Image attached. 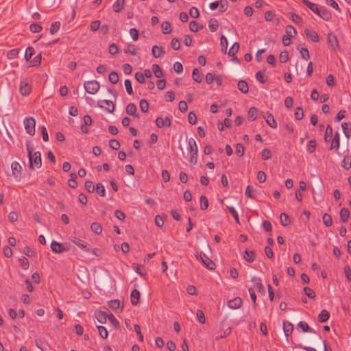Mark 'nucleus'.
<instances>
[{"label": "nucleus", "instance_id": "nucleus-1", "mask_svg": "<svg viewBox=\"0 0 351 351\" xmlns=\"http://www.w3.org/2000/svg\"><path fill=\"white\" fill-rule=\"evenodd\" d=\"M29 158V167L32 169H39L42 165L41 154L40 152H33L27 145Z\"/></svg>", "mask_w": 351, "mask_h": 351}, {"label": "nucleus", "instance_id": "nucleus-2", "mask_svg": "<svg viewBox=\"0 0 351 351\" xmlns=\"http://www.w3.org/2000/svg\"><path fill=\"white\" fill-rule=\"evenodd\" d=\"M286 34L282 36V43L284 46H289L291 45V38L294 37L296 34V29L291 25L286 27Z\"/></svg>", "mask_w": 351, "mask_h": 351}, {"label": "nucleus", "instance_id": "nucleus-3", "mask_svg": "<svg viewBox=\"0 0 351 351\" xmlns=\"http://www.w3.org/2000/svg\"><path fill=\"white\" fill-rule=\"evenodd\" d=\"M84 87L88 93L95 95L99 90L100 85L97 81L91 80L85 82L84 83Z\"/></svg>", "mask_w": 351, "mask_h": 351}, {"label": "nucleus", "instance_id": "nucleus-4", "mask_svg": "<svg viewBox=\"0 0 351 351\" xmlns=\"http://www.w3.org/2000/svg\"><path fill=\"white\" fill-rule=\"evenodd\" d=\"M25 129L29 135H34L36 121L33 117H25L23 120Z\"/></svg>", "mask_w": 351, "mask_h": 351}, {"label": "nucleus", "instance_id": "nucleus-5", "mask_svg": "<svg viewBox=\"0 0 351 351\" xmlns=\"http://www.w3.org/2000/svg\"><path fill=\"white\" fill-rule=\"evenodd\" d=\"M12 173L16 180H20L21 178L22 167L18 162H13L11 165Z\"/></svg>", "mask_w": 351, "mask_h": 351}, {"label": "nucleus", "instance_id": "nucleus-6", "mask_svg": "<svg viewBox=\"0 0 351 351\" xmlns=\"http://www.w3.org/2000/svg\"><path fill=\"white\" fill-rule=\"evenodd\" d=\"M199 258L203 265L210 270H213L215 268V263L210 259L205 254L201 252Z\"/></svg>", "mask_w": 351, "mask_h": 351}, {"label": "nucleus", "instance_id": "nucleus-7", "mask_svg": "<svg viewBox=\"0 0 351 351\" xmlns=\"http://www.w3.org/2000/svg\"><path fill=\"white\" fill-rule=\"evenodd\" d=\"M32 90V87L27 80H23L21 82L19 86V91L23 96L28 95Z\"/></svg>", "mask_w": 351, "mask_h": 351}, {"label": "nucleus", "instance_id": "nucleus-8", "mask_svg": "<svg viewBox=\"0 0 351 351\" xmlns=\"http://www.w3.org/2000/svg\"><path fill=\"white\" fill-rule=\"evenodd\" d=\"M327 42L332 50L335 51L339 49V45L336 35L328 34L327 36Z\"/></svg>", "mask_w": 351, "mask_h": 351}, {"label": "nucleus", "instance_id": "nucleus-9", "mask_svg": "<svg viewBox=\"0 0 351 351\" xmlns=\"http://www.w3.org/2000/svg\"><path fill=\"white\" fill-rule=\"evenodd\" d=\"M252 282L254 284V287L256 288L257 291L263 295L265 294V287L262 283V280L260 278L256 276L252 277Z\"/></svg>", "mask_w": 351, "mask_h": 351}, {"label": "nucleus", "instance_id": "nucleus-10", "mask_svg": "<svg viewBox=\"0 0 351 351\" xmlns=\"http://www.w3.org/2000/svg\"><path fill=\"white\" fill-rule=\"evenodd\" d=\"M98 105L100 108H104L108 112H113L114 109V104L112 101L110 100H101L98 102Z\"/></svg>", "mask_w": 351, "mask_h": 351}, {"label": "nucleus", "instance_id": "nucleus-11", "mask_svg": "<svg viewBox=\"0 0 351 351\" xmlns=\"http://www.w3.org/2000/svg\"><path fill=\"white\" fill-rule=\"evenodd\" d=\"M51 250L57 254H60L63 252L67 251L68 248L63 246L62 243L57 241H52L51 243Z\"/></svg>", "mask_w": 351, "mask_h": 351}, {"label": "nucleus", "instance_id": "nucleus-12", "mask_svg": "<svg viewBox=\"0 0 351 351\" xmlns=\"http://www.w3.org/2000/svg\"><path fill=\"white\" fill-rule=\"evenodd\" d=\"M155 123L158 128H162L164 126L170 127L171 121L169 117H165V119H162V117H158L155 119Z\"/></svg>", "mask_w": 351, "mask_h": 351}, {"label": "nucleus", "instance_id": "nucleus-13", "mask_svg": "<svg viewBox=\"0 0 351 351\" xmlns=\"http://www.w3.org/2000/svg\"><path fill=\"white\" fill-rule=\"evenodd\" d=\"M302 3L309 8L315 14H319V6L318 4L312 3L309 0H302Z\"/></svg>", "mask_w": 351, "mask_h": 351}, {"label": "nucleus", "instance_id": "nucleus-14", "mask_svg": "<svg viewBox=\"0 0 351 351\" xmlns=\"http://www.w3.org/2000/svg\"><path fill=\"white\" fill-rule=\"evenodd\" d=\"M293 330V325L289 321H283V331L287 341H289V337L291 335Z\"/></svg>", "mask_w": 351, "mask_h": 351}, {"label": "nucleus", "instance_id": "nucleus-15", "mask_svg": "<svg viewBox=\"0 0 351 351\" xmlns=\"http://www.w3.org/2000/svg\"><path fill=\"white\" fill-rule=\"evenodd\" d=\"M265 119V121L267 124L271 127V128L276 129L278 126L277 123L274 119V115L269 112H267L266 115L264 117Z\"/></svg>", "mask_w": 351, "mask_h": 351}, {"label": "nucleus", "instance_id": "nucleus-16", "mask_svg": "<svg viewBox=\"0 0 351 351\" xmlns=\"http://www.w3.org/2000/svg\"><path fill=\"white\" fill-rule=\"evenodd\" d=\"M189 144V152L190 155H197L198 154V147L196 143V141L194 138H190L188 141Z\"/></svg>", "mask_w": 351, "mask_h": 351}, {"label": "nucleus", "instance_id": "nucleus-17", "mask_svg": "<svg viewBox=\"0 0 351 351\" xmlns=\"http://www.w3.org/2000/svg\"><path fill=\"white\" fill-rule=\"evenodd\" d=\"M242 302V299L240 297H236L228 301V306L231 309H237L241 306Z\"/></svg>", "mask_w": 351, "mask_h": 351}, {"label": "nucleus", "instance_id": "nucleus-18", "mask_svg": "<svg viewBox=\"0 0 351 351\" xmlns=\"http://www.w3.org/2000/svg\"><path fill=\"white\" fill-rule=\"evenodd\" d=\"M304 33H305L306 36L308 39L311 40L313 42H318L319 41V35L315 30H312V29L306 28L304 29Z\"/></svg>", "mask_w": 351, "mask_h": 351}, {"label": "nucleus", "instance_id": "nucleus-19", "mask_svg": "<svg viewBox=\"0 0 351 351\" xmlns=\"http://www.w3.org/2000/svg\"><path fill=\"white\" fill-rule=\"evenodd\" d=\"M340 145V138H339V134L338 132H335L334 137L332 140L330 147L329 149H335L337 151L339 148Z\"/></svg>", "mask_w": 351, "mask_h": 351}, {"label": "nucleus", "instance_id": "nucleus-20", "mask_svg": "<svg viewBox=\"0 0 351 351\" xmlns=\"http://www.w3.org/2000/svg\"><path fill=\"white\" fill-rule=\"evenodd\" d=\"M110 313L107 311H98L95 313V317L99 323L104 324L106 322Z\"/></svg>", "mask_w": 351, "mask_h": 351}, {"label": "nucleus", "instance_id": "nucleus-21", "mask_svg": "<svg viewBox=\"0 0 351 351\" xmlns=\"http://www.w3.org/2000/svg\"><path fill=\"white\" fill-rule=\"evenodd\" d=\"M319 13L317 15L325 21H329L332 17L330 12L324 7L320 8Z\"/></svg>", "mask_w": 351, "mask_h": 351}, {"label": "nucleus", "instance_id": "nucleus-22", "mask_svg": "<svg viewBox=\"0 0 351 351\" xmlns=\"http://www.w3.org/2000/svg\"><path fill=\"white\" fill-rule=\"evenodd\" d=\"M244 254H245V256H244V258L247 263H252L255 261L256 252L254 250L249 251L246 250L244 251Z\"/></svg>", "mask_w": 351, "mask_h": 351}, {"label": "nucleus", "instance_id": "nucleus-23", "mask_svg": "<svg viewBox=\"0 0 351 351\" xmlns=\"http://www.w3.org/2000/svg\"><path fill=\"white\" fill-rule=\"evenodd\" d=\"M329 318L330 313L326 309L322 310L318 315V320L321 323L327 322Z\"/></svg>", "mask_w": 351, "mask_h": 351}, {"label": "nucleus", "instance_id": "nucleus-24", "mask_svg": "<svg viewBox=\"0 0 351 351\" xmlns=\"http://www.w3.org/2000/svg\"><path fill=\"white\" fill-rule=\"evenodd\" d=\"M298 327L302 329V332H309L316 333V332L313 328H311L308 326V324L304 321H300L298 324Z\"/></svg>", "mask_w": 351, "mask_h": 351}, {"label": "nucleus", "instance_id": "nucleus-25", "mask_svg": "<svg viewBox=\"0 0 351 351\" xmlns=\"http://www.w3.org/2000/svg\"><path fill=\"white\" fill-rule=\"evenodd\" d=\"M71 241L75 243L77 246H78L80 248L83 250H88L87 248V243L82 241L80 239H78L77 237H72L71 238Z\"/></svg>", "mask_w": 351, "mask_h": 351}, {"label": "nucleus", "instance_id": "nucleus-26", "mask_svg": "<svg viewBox=\"0 0 351 351\" xmlns=\"http://www.w3.org/2000/svg\"><path fill=\"white\" fill-rule=\"evenodd\" d=\"M232 329L230 327H227L226 329H221L218 331V335L216 337V339H222L228 337L231 333Z\"/></svg>", "mask_w": 351, "mask_h": 351}, {"label": "nucleus", "instance_id": "nucleus-27", "mask_svg": "<svg viewBox=\"0 0 351 351\" xmlns=\"http://www.w3.org/2000/svg\"><path fill=\"white\" fill-rule=\"evenodd\" d=\"M341 167L346 170L351 168V156L350 155L344 156L341 161Z\"/></svg>", "mask_w": 351, "mask_h": 351}, {"label": "nucleus", "instance_id": "nucleus-28", "mask_svg": "<svg viewBox=\"0 0 351 351\" xmlns=\"http://www.w3.org/2000/svg\"><path fill=\"white\" fill-rule=\"evenodd\" d=\"M238 89L243 93H247L249 91V86L245 80H239L237 84Z\"/></svg>", "mask_w": 351, "mask_h": 351}, {"label": "nucleus", "instance_id": "nucleus-29", "mask_svg": "<svg viewBox=\"0 0 351 351\" xmlns=\"http://www.w3.org/2000/svg\"><path fill=\"white\" fill-rule=\"evenodd\" d=\"M350 216V211L347 208H342L340 210V219L342 222L345 223L348 221Z\"/></svg>", "mask_w": 351, "mask_h": 351}, {"label": "nucleus", "instance_id": "nucleus-30", "mask_svg": "<svg viewBox=\"0 0 351 351\" xmlns=\"http://www.w3.org/2000/svg\"><path fill=\"white\" fill-rule=\"evenodd\" d=\"M161 29L164 34H168L171 32V25L169 21H163L161 24Z\"/></svg>", "mask_w": 351, "mask_h": 351}, {"label": "nucleus", "instance_id": "nucleus-31", "mask_svg": "<svg viewBox=\"0 0 351 351\" xmlns=\"http://www.w3.org/2000/svg\"><path fill=\"white\" fill-rule=\"evenodd\" d=\"M218 27L219 24L216 19L212 18L208 21V27L211 32H216L218 29Z\"/></svg>", "mask_w": 351, "mask_h": 351}, {"label": "nucleus", "instance_id": "nucleus-32", "mask_svg": "<svg viewBox=\"0 0 351 351\" xmlns=\"http://www.w3.org/2000/svg\"><path fill=\"white\" fill-rule=\"evenodd\" d=\"M280 221L282 226H287L291 223L288 215L285 213L280 214Z\"/></svg>", "mask_w": 351, "mask_h": 351}, {"label": "nucleus", "instance_id": "nucleus-33", "mask_svg": "<svg viewBox=\"0 0 351 351\" xmlns=\"http://www.w3.org/2000/svg\"><path fill=\"white\" fill-rule=\"evenodd\" d=\"M317 143L315 139L308 141L306 145V151L309 154H312L315 152L316 148Z\"/></svg>", "mask_w": 351, "mask_h": 351}, {"label": "nucleus", "instance_id": "nucleus-34", "mask_svg": "<svg viewBox=\"0 0 351 351\" xmlns=\"http://www.w3.org/2000/svg\"><path fill=\"white\" fill-rule=\"evenodd\" d=\"M124 0H117L113 4V10L116 12H119L124 5Z\"/></svg>", "mask_w": 351, "mask_h": 351}, {"label": "nucleus", "instance_id": "nucleus-35", "mask_svg": "<svg viewBox=\"0 0 351 351\" xmlns=\"http://www.w3.org/2000/svg\"><path fill=\"white\" fill-rule=\"evenodd\" d=\"M200 209L205 210L208 208L209 203L207 197L205 195H201L200 198Z\"/></svg>", "mask_w": 351, "mask_h": 351}, {"label": "nucleus", "instance_id": "nucleus-36", "mask_svg": "<svg viewBox=\"0 0 351 351\" xmlns=\"http://www.w3.org/2000/svg\"><path fill=\"white\" fill-rule=\"evenodd\" d=\"M322 220L324 224L326 227H330L332 224V219L331 216L328 213H324L322 216Z\"/></svg>", "mask_w": 351, "mask_h": 351}, {"label": "nucleus", "instance_id": "nucleus-37", "mask_svg": "<svg viewBox=\"0 0 351 351\" xmlns=\"http://www.w3.org/2000/svg\"><path fill=\"white\" fill-rule=\"evenodd\" d=\"M140 297V293L137 290H133L131 293L130 299L132 304L135 305L137 304Z\"/></svg>", "mask_w": 351, "mask_h": 351}, {"label": "nucleus", "instance_id": "nucleus-38", "mask_svg": "<svg viewBox=\"0 0 351 351\" xmlns=\"http://www.w3.org/2000/svg\"><path fill=\"white\" fill-rule=\"evenodd\" d=\"M256 79L258 82H259L261 84H265L267 81L268 77H265L263 74V73L261 71H258L256 73Z\"/></svg>", "mask_w": 351, "mask_h": 351}, {"label": "nucleus", "instance_id": "nucleus-39", "mask_svg": "<svg viewBox=\"0 0 351 351\" xmlns=\"http://www.w3.org/2000/svg\"><path fill=\"white\" fill-rule=\"evenodd\" d=\"M228 45V40H227L226 37L223 35L221 36L220 45L221 47L222 52L226 53Z\"/></svg>", "mask_w": 351, "mask_h": 351}, {"label": "nucleus", "instance_id": "nucleus-40", "mask_svg": "<svg viewBox=\"0 0 351 351\" xmlns=\"http://www.w3.org/2000/svg\"><path fill=\"white\" fill-rule=\"evenodd\" d=\"M332 136V128L330 125H328L324 134V141L328 142L330 141Z\"/></svg>", "mask_w": 351, "mask_h": 351}, {"label": "nucleus", "instance_id": "nucleus-41", "mask_svg": "<svg viewBox=\"0 0 351 351\" xmlns=\"http://www.w3.org/2000/svg\"><path fill=\"white\" fill-rule=\"evenodd\" d=\"M257 109L256 107H251L247 112L248 119L254 121L256 119Z\"/></svg>", "mask_w": 351, "mask_h": 351}, {"label": "nucleus", "instance_id": "nucleus-42", "mask_svg": "<svg viewBox=\"0 0 351 351\" xmlns=\"http://www.w3.org/2000/svg\"><path fill=\"white\" fill-rule=\"evenodd\" d=\"M192 77L193 80L197 83H200L202 81V77H201L199 71L197 68L193 69L192 73Z\"/></svg>", "mask_w": 351, "mask_h": 351}, {"label": "nucleus", "instance_id": "nucleus-43", "mask_svg": "<svg viewBox=\"0 0 351 351\" xmlns=\"http://www.w3.org/2000/svg\"><path fill=\"white\" fill-rule=\"evenodd\" d=\"M203 28V25H198L196 21H192L189 23V29L193 32H197Z\"/></svg>", "mask_w": 351, "mask_h": 351}, {"label": "nucleus", "instance_id": "nucleus-44", "mask_svg": "<svg viewBox=\"0 0 351 351\" xmlns=\"http://www.w3.org/2000/svg\"><path fill=\"white\" fill-rule=\"evenodd\" d=\"M227 209L234 217L237 223L240 224L239 214L233 206H227Z\"/></svg>", "mask_w": 351, "mask_h": 351}, {"label": "nucleus", "instance_id": "nucleus-45", "mask_svg": "<svg viewBox=\"0 0 351 351\" xmlns=\"http://www.w3.org/2000/svg\"><path fill=\"white\" fill-rule=\"evenodd\" d=\"M349 125L348 123L343 122L341 123V128L343 130V132L345 136L348 139L351 135V128L348 129V127Z\"/></svg>", "mask_w": 351, "mask_h": 351}, {"label": "nucleus", "instance_id": "nucleus-46", "mask_svg": "<svg viewBox=\"0 0 351 351\" xmlns=\"http://www.w3.org/2000/svg\"><path fill=\"white\" fill-rule=\"evenodd\" d=\"M239 49V44L237 42H235L232 47L230 48L228 51V55L230 56H234Z\"/></svg>", "mask_w": 351, "mask_h": 351}, {"label": "nucleus", "instance_id": "nucleus-47", "mask_svg": "<svg viewBox=\"0 0 351 351\" xmlns=\"http://www.w3.org/2000/svg\"><path fill=\"white\" fill-rule=\"evenodd\" d=\"M90 229L96 234H100L102 232V228L101 225L97 222H94L91 224Z\"/></svg>", "mask_w": 351, "mask_h": 351}, {"label": "nucleus", "instance_id": "nucleus-48", "mask_svg": "<svg viewBox=\"0 0 351 351\" xmlns=\"http://www.w3.org/2000/svg\"><path fill=\"white\" fill-rule=\"evenodd\" d=\"M295 119L297 120H301L304 117L303 109L301 107H297L295 109L294 112Z\"/></svg>", "mask_w": 351, "mask_h": 351}, {"label": "nucleus", "instance_id": "nucleus-49", "mask_svg": "<svg viewBox=\"0 0 351 351\" xmlns=\"http://www.w3.org/2000/svg\"><path fill=\"white\" fill-rule=\"evenodd\" d=\"M235 152L240 157L243 156L245 147L242 143H239L237 144Z\"/></svg>", "mask_w": 351, "mask_h": 351}, {"label": "nucleus", "instance_id": "nucleus-50", "mask_svg": "<svg viewBox=\"0 0 351 351\" xmlns=\"http://www.w3.org/2000/svg\"><path fill=\"white\" fill-rule=\"evenodd\" d=\"M301 56L305 60H308L310 58L309 51L306 47H302L300 49Z\"/></svg>", "mask_w": 351, "mask_h": 351}, {"label": "nucleus", "instance_id": "nucleus-51", "mask_svg": "<svg viewBox=\"0 0 351 351\" xmlns=\"http://www.w3.org/2000/svg\"><path fill=\"white\" fill-rule=\"evenodd\" d=\"M108 306L112 310H118L120 308V302L117 300H110L108 302Z\"/></svg>", "mask_w": 351, "mask_h": 351}, {"label": "nucleus", "instance_id": "nucleus-52", "mask_svg": "<svg viewBox=\"0 0 351 351\" xmlns=\"http://www.w3.org/2000/svg\"><path fill=\"white\" fill-rule=\"evenodd\" d=\"M228 6V3L227 0H219V12H225Z\"/></svg>", "mask_w": 351, "mask_h": 351}, {"label": "nucleus", "instance_id": "nucleus-53", "mask_svg": "<svg viewBox=\"0 0 351 351\" xmlns=\"http://www.w3.org/2000/svg\"><path fill=\"white\" fill-rule=\"evenodd\" d=\"M289 53L287 51H283L280 53L279 60L282 63H285L289 60Z\"/></svg>", "mask_w": 351, "mask_h": 351}, {"label": "nucleus", "instance_id": "nucleus-54", "mask_svg": "<svg viewBox=\"0 0 351 351\" xmlns=\"http://www.w3.org/2000/svg\"><path fill=\"white\" fill-rule=\"evenodd\" d=\"M171 47L174 50L180 49V40L177 38H173L171 40Z\"/></svg>", "mask_w": 351, "mask_h": 351}, {"label": "nucleus", "instance_id": "nucleus-55", "mask_svg": "<svg viewBox=\"0 0 351 351\" xmlns=\"http://www.w3.org/2000/svg\"><path fill=\"white\" fill-rule=\"evenodd\" d=\"M132 269L139 275L143 276L144 274V268L142 265L138 264H132Z\"/></svg>", "mask_w": 351, "mask_h": 351}, {"label": "nucleus", "instance_id": "nucleus-56", "mask_svg": "<svg viewBox=\"0 0 351 351\" xmlns=\"http://www.w3.org/2000/svg\"><path fill=\"white\" fill-rule=\"evenodd\" d=\"M304 291L305 294L311 299H314L316 296L315 291L308 287L304 288Z\"/></svg>", "mask_w": 351, "mask_h": 351}, {"label": "nucleus", "instance_id": "nucleus-57", "mask_svg": "<svg viewBox=\"0 0 351 351\" xmlns=\"http://www.w3.org/2000/svg\"><path fill=\"white\" fill-rule=\"evenodd\" d=\"M196 316H197L198 321L201 324H205L206 319H205L204 313L202 310H199V309L197 310Z\"/></svg>", "mask_w": 351, "mask_h": 351}, {"label": "nucleus", "instance_id": "nucleus-58", "mask_svg": "<svg viewBox=\"0 0 351 351\" xmlns=\"http://www.w3.org/2000/svg\"><path fill=\"white\" fill-rule=\"evenodd\" d=\"M136 108L134 104H129L126 107V112L129 115H134L136 112Z\"/></svg>", "mask_w": 351, "mask_h": 351}, {"label": "nucleus", "instance_id": "nucleus-59", "mask_svg": "<svg viewBox=\"0 0 351 351\" xmlns=\"http://www.w3.org/2000/svg\"><path fill=\"white\" fill-rule=\"evenodd\" d=\"M19 261L21 263V265L23 269L26 270L28 269L29 261L25 257H24V256L20 257L19 258Z\"/></svg>", "mask_w": 351, "mask_h": 351}, {"label": "nucleus", "instance_id": "nucleus-60", "mask_svg": "<svg viewBox=\"0 0 351 351\" xmlns=\"http://www.w3.org/2000/svg\"><path fill=\"white\" fill-rule=\"evenodd\" d=\"M188 121L191 125H195L197 123L196 114L193 111L188 114Z\"/></svg>", "mask_w": 351, "mask_h": 351}, {"label": "nucleus", "instance_id": "nucleus-61", "mask_svg": "<svg viewBox=\"0 0 351 351\" xmlns=\"http://www.w3.org/2000/svg\"><path fill=\"white\" fill-rule=\"evenodd\" d=\"M140 108L142 112H146L149 109V104L147 100L141 99L140 101Z\"/></svg>", "mask_w": 351, "mask_h": 351}, {"label": "nucleus", "instance_id": "nucleus-62", "mask_svg": "<svg viewBox=\"0 0 351 351\" xmlns=\"http://www.w3.org/2000/svg\"><path fill=\"white\" fill-rule=\"evenodd\" d=\"M189 14L192 18L197 19L199 16V12L196 7H191L189 10Z\"/></svg>", "mask_w": 351, "mask_h": 351}, {"label": "nucleus", "instance_id": "nucleus-63", "mask_svg": "<svg viewBox=\"0 0 351 351\" xmlns=\"http://www.w3.org/2000/svg\"><path fill=\"white\" fill-rule=\"evenodd\" d=\"M97 329H98V332H99L100 336L102 338L106 339L108 337V331L105 327H104L102 326H97Z\"/></svg>", "mask_w": 351, "mask_h": 351}, {"label": "nucleus", "instance_id": "nucleus-64", "mask_svg": "<svg viewBox=\"0 0 351 351\" xmlns=\"http://www.w3.org/2000/svg\"><path fill=\"white\" fill-rule=\"evenodd\" d=\"M173 70L177 73H180L183 71V66L180 62H176L173 66Z\"/></svg>", "mask_w": 351, "mask_h": 351}]
</instances>
